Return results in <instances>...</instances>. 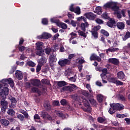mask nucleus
<instances>
[{"label":"nucleus","mask_w":130,"mask_h":130,"mask_svg":"<svg viewBox=\"0 0 130 130\" xmlns=\"http://www.w3.org/2000/svg\"><path fill=\"white\" fill-rule=\"evenodd\" d=\"M38 90V88L33 87L31 88V91L32 92V93H37V91Z\"/></svg>","instance_id":"69168bd1"},{"label":"nucleus","mask_w":130,"mask_h":130,"mask_svg":"<svg viewBox=\"0 0 130 130\" xmlns=\"http://www.w3.org/2000/svg\"><path fill=\"white\" fill-rule=\"evenodd\" d=\"M75 56L74 54H70L68 55V60H70V63H71V59Z\"/></svg>","instance_id":"4d7b16f0"},{"label":"nucleus","mask_w":130,"mask_h":130,"mask_svg":"<svg viewBox=\"0 0 130 130\" xmlns=\"http://www.w3.org/2000/svg\"><path fill=\"white\" fill-rule=\"evenodd\" d=\"M96 99H97L98 102H99V103H102V102H103V100H104V98L103 95H102L101 94H99L97 95Z\"/></svg>","instance_id":"a878e982"},{"label":"nucleus","mask_w":130,"mask_h":130,"mask_svg":"<svg viewBox=\"0 0 130 130\" xmlns=\"http://www.w3.org/2000/svg\"><path fill=\"white\" fill-rule=\"evenodd\" d=\"M78 35H80V36H82L85 38L87 37V35H86V33L85 32V31L81 30H78Z\"/></svg>","instance_id":"473e14b6"},{"label":"nucleus","mask_w":130,"mask_h":130,"mask_svg":"<svg viewBox=\"0 0 130 130\" xmlns=\"http://www.w3.org/2000/svg\"><path fill=\"white\" fill-rule=\"evenodd\" d=\"M42 23L43 25H48V20L47 19V18H43L42 20Z\"/></svg>","instance_id":"3c124183"},{"label":"nucleus","mask_w":130,"mask_h":130,"mask_svg":"<svg viewBox=\"0 0 130 130\" xmlns=\"http://www.w3.org/2000/svg\"><path fill=\"white\" fill-rule=\"evenodd\" d=\"M36 44H37V49L38 50H40L42 49V47H41V46H42L43 43L42 42L37 43Z\"/></svg>","instance_id":"a18cd8bd"},{"label":"nucleus","mask_w":130,"mask_h":130,"mask_svg":"<svg viewBox=\"0 0 130 130\" xmlns=\"http://www.w3.org/2000/svg\"><path fill=\"white\" fill-rule=\"evenodd\" d=\"M113 5H112V10L113 11L117 12L119 10V6H117V4L115 2H112Z\"/></svg>","instance_id":"6ab92c4d"},{"label":"nucleus","mask_w":130,"mask_h":130,"mask_svg":"<svg viewBox=\"0 0 130 130\" xmlns=\"http://www.w3.org/2000/svg\"><path fill=\"white\" fill-rule=\"evenodd\" d=\"M92 34V36L94 37V39H98V32L96 30H95V28H92V30L90 31Z\"/></svg>","instance_id":"5701e85b"},{"label":"nucleus","mask_w":130,"mask_h":130,"mask_svg":"<svg viewBox=\"0 0 130 130\" xmlns=\"http://www.w3.org/2000/svg\"><path fill=\"white\" fill-rule=\"evenodd\" d=\"M47 60L46 59V57L42 56L39 60H38V62L39 63L42 67L43 66H44V64L45 63H46Z\"/></svg>","instance_id":"ddd939ff"},{"label":"nucleus","mask_w":130,"mask_h":130,"mask_svg":"<svg viewBox=\"0 0 130 130\" xmlns=\"http://www.w3.org/2000/svg\"><path fill=\"white\" fill-rule=\"evenodd\" d=\"M116 22L114 18H111L108 22L107 23V25L108 26L110 27H114L116 26Z\"/></svg>","instance_id":"423d86ee"},{"label":"nucleus","mask_w":130,"mask_h":130,"mask_svg":"<svg viewBox=\"0 0 130 130\" xmlns=\"http://www.w3.org/2000/svg\"><path fill=\"white\" fill-rule=\"evenodd\" d=\"M74 13L77 15L81 14V11L79 6H77L76 8L75 9Z\"/></svg>","instance_id":"4c0bfd02"},{"label":"nucleus","mask_w":130,"mask_h":130,"mask_svg":"<svg viewBox=\"0 0 130 130\" xmlns=\"http://www.w3.org/2000/svg\"><path fill=\"white\" fill-rule=\"evenodd\" d=\"M90 61H98V62H101V58L99 56H98L95 54H92L90 55Z\"/></svg>","instance_id":"1a4fd4ad"},{"label":"nucleus","mask_w":130,"mask_h":130,"mask_svg":"<svg viewBox=\"0 0 130 130\" xmlns=\"http://www.w3.org/2000/svg\"><path fill=\"white\" fill-rule=\"evenodd\" d=\"M89 27V23L88 22L85 23H81V28L84 32L86 31V27Z\"/></svg>","instance_id":"412c9836"},{"label":"nucleus","mask_w":130,"mask_h":130,"mask_svg":"<svg viewBox=\"0 0 130 130\" xmlns=\"http://www.w3.org/2000/svg\"><path fill=\"white\" fill-rule=\"evenodd\" d=\"M58 27H61V28L63 29H66L68 28V25L65 23L60 22V20L58 21Z\"/></svg>","instance_id":"4be33fe9"},{"label":"nucleus","mask_w":130,"mask_h":130,"mask_svg":"<svg viewBox=\"0 0 130 130\" xmlns=\"http://www.w3.org/2000/svg\"><path fill=\"white\" fill-rule=\"evenodd\" d=\"M102 72L105 74L106 76H107V74H108V70L107 69V68H103V69H102Z\"/></svg>","instance_id":"0e129e2a"},{"label":"nucleus","mask_w":130,"mask_h":130,"mask_svg":"<svg viewBox=\"0 0 130 130\" xmlns=\"http://www.w3.org/2000/svg\"><path fill=\"white\" fill-rule=\"evenodd\" d=\"M113 5V2H108L104 5V7L106 9H112V7Z\"/></svg>","instance_id":"393cba45"},{"label":"nucleus","mask_w":130,"mask_h":130,"mask_svg":"<svg viewBox=\"0 0 130 130\" xmlns=\"http://www.w3.org/2000/svg\"><path fill=\"white\" fill-rule=\"evenodd\" d=\"M56 49L55 47H54L53 49L48 47L45 49V52L46 54L50 55V52H56Z\"/></svg>","instance_id":"4468645a"},{"label":"nucleus","mask_w":130,"mask_h":130,"mask_svg":"<svg viewBox=\"0 0 130 130\" xmlns=\"http://www.w3.org/2000/svg\"><path fill=\"white\" fill-rule=\"evenodd\" d=\"M43 53H44V52L42 50H38L36 51V54L38 56H43Z\"/></svg>","instance_id":"864d4df0"},{"label":"nucleus","mask_w":130,"mask_h":130,"mask_svg":"<svg viewBox=\"0 0 130 130\" xmlns=\"http://www.w3.org/2000/svg\"><path fill=\"white\" fill-rule=\"evenodd\" d=\"M9 100L11 102V105H10L9 107L11 108L15 109L16 107V104H17V102L16 99H15V97L11 96V97L9 98Z\"/></svg>","instance_id":"20e7f679"},{"label":"nucleus","mask_w":130,"mask_h":130,"mask_svg":"<svg viewBox=\"0 0 130 130\" xmlns=\"http://www.w3.org/2000/svg\"><path fill=\"white\" fill-rule=\"evenodd\" d=\"M71 98L74 100L75 101H79L80 97L77 94H74L71 95Z\"/></svg>","instance_id":"72a5a7b5"},{"label":"nucleus","mask_w":130,"mask_h":130,"mask_svg":"<svg viewBox=\"0 0 130 130\" xmlns=\"http://www.w3.org/2000/svg\"><path fill=\"white\" fill-rule=\"evenodd\" d=\"M15 111H14V110L13 109H9L7 111V114L9 116H13L15 115Z\"/></svg>","instance_id":"7c9ffc66"},{"label":"nucleus","mask_w":130,"mask_h":130,"mask_svg":"<svg viewBox=\"0 0 130 130\" xmlns=\"http://www.w3.org/2000/svg\"><path fill=\"white\" fill-rule=\"evenodd\" d=\"M98 121L100 123H106V119L102 117H100L98 118Z\"/></svg>","instance_id":"bb28decb"},{"label":"nucleus","mask_w":130,"mask_h":130,"mask_svg":"<svg viewBox=\"0 0 130 130\" xmlns=\"http://www.w3.org/2000/svg\"><path fill=\"white\" fill-rule=\"evenodd\" d=\"M95 21L99 24H104V21L100 19V18H96Z\"/></svg>","instance_id":"13d9d810"},{"label":"nucleus","mask_w":130,"mask_h":130,"mask_svg":"<svg viewBox=\"0 0 130 130\" xmlns=\"http://www.w3.org/2000/svg\"><path fill=\"white\" fill-rule=\"evenodd\" d=\"M17 48L19 49V51L20 52H23L25 51V47H24V46H22L21 45H17Z\"/></svg>","instance_id":"79ce46f5"},{"label":"nucleus","mask_w":130,"mask_h":130,"mask_svg":"<svg viewBox=\"0 0 130 130\" xmlns=\"http://www.w3.org/2000/svg\"><path fill=\"white\" fill-rule=\"evenodd\" d=\"M88 101L90 102V103L92 105V106H96V102L95 100L93 99V98H89Z\"/></svg>","instance_id":"c85d7f7f"},{"label":"nucleus","mask_w":130,"mask_h":130,"mask_svg":"<svg viewBox=\"0 0 130 130\" xmlns=\"http://www.w3.org/2000/svg\"><path fill=\"white\" fill-rule=\"evenodd\" d=\"M119 48H108V49L106 50V53H108V52H113L119 51Z\"/></svg>","instance_id":"c756f323"},{"label":"nucleus","mask_w":130,"mask_h":130,"mask_svg":"<svg viewBox=\"0 0 130 130\" xmlns=\"http://www.w3.org/2000/svg\"><path fill=\"white\" fill-rule=\"evenodd\" d=\"M59 20H54V18H51V22L56 24L57 26H59Z\"/></svg>","instance_id":"5fc2aeb1"},{"label":"nucleus","mask_w":130,"mask_h":130,"mask_svg":"<svg viewBox=\"0 0 130 130\" xmlns=\"http://www.w3.org/2000/svg\"><path fill=\"white\" fill-rule=\"evenodd\" d=\"M119 99H120V101H125L126 100L125 96H124V95L122 94H120L119 95Z\"/></svg>","instance_id":"680f3d73"},{"label":"nucleus","mask_w":130,"mask_h":130,"mask_svg":"<svg viewBox=\"0 0 130 130\" xmlns=\"http://www.w3.org/2000/svg\"><path fill=\"white\" fill-rule=\"evenodd\" d=\"M15 76L17 77V79L21 80L23 79V74L21 71L17 70L15 72Z\"/></svg>","instance_id":"2eb2a0df"},{"label":"nucleus","mask_w":130,"mask_h":130,"mask_svg":"<svg viewBox=\"0 0 130 130\" xmlns=\"http://www.w3.org/2000/svg\"><path fill=\"white\" fill-rule=\"evenodd\" d=\"M53 105L54 106H60V103L58 100H55V101L53 102Z\"/></svg>","instance_id":"6e6d98bb"},{"label":"nucleus","mask_w":130,"mask_h":130,"mask_svg":"<svg viewBox=\"0 0 130 130\" xmlns=\"http://www.w3.org/2000/svg\"><path fill=\"white\" fill-rule=\"evenodd\" d=\"M85 62V60L83 59H81L78 60V62L80 63V67H79V71H82V68L83 67L82 64H83L84 62Z\"/></svg>","instance_id":"f704fd0d"},{"label":"nucleus","mask_w":130,"mask_h":130,"mask_svg":"<svg viewBox=\"0 0 130 130\" xmlns=\"http://www.w3.org/2000/svg\"><path fill=\"white\" fill-rule=\"evenodd\" d=\"M82 103L83 104L84 106L86 107H90V103L86 99H82Z\"/></svg>","instance_id":"cd10ccee"},{"label":"nucleus","mask_w":130,"mask_h":130,"mask_svg":"<svg viewBox=\"0 0 130 130\" xmlns=\"http://www.w3.org/2000/svg\"><path fill=\"white\" fill-rule=\"evenodd\" d=\"M1 122L5 126H8L10 123V122L7 119H2L1 120Z\"/></svg>","instance_id":"b1692460"},{"label":"nucleus","mask_w":130,"mask_h":130,"mask_svg":"<svg viewBox=\"0 0 130 130\" xmlns=\"http://www.w3.org/2000/svg\"><path fill=\"white\" fill-rule=\"evenodd\" d=\"M0 83V102L2 107H8V102L6 101L7 96L9 93V84L11 88H14V82L11 78L4 79L1 81Z\"/></svg>","instance_id":"f257e3e1"},{"label":"nucleus","mask_w":130,"mask_h":130,"mask_svg":"<svg viewBox=\"0 0 130 130\" xmlns=\"http://www.w3.org/2000/svg\"><path fill=\"white\" fill-rule=\"evenodd\" d=\"M34 119H35L36 122H39V123L41 122L40 121H37V119L39 120L41 119L40 116L39 115V114H35V116H34Z\"/></svg>","instance_id":"c03bdc74"},{"label":"nucleus","mask_w":130,"mask_h":130,"mask_svg":"<svg viewBox=\"0 0 130 130\" xmlns=\"http://www.w3.org/2000/svg\"><path fill=\"white\" fill-rule=\"evenodd\" d=\"M56 114L57 116L59 117V118H61L62 119H64L66 118V115L64 114H63V113H61L60 111H57L56 112Z\"/></svg>","instance_id":"2f4dec72"},{"label":"nucleus","mask_w":130,"mask_h":130,"mask_svg":"<svg viewBox=\"0 0 130 130\" xmlns=\"http://www.w3.org/2000/svg\"><path fill=\"white\" fill-rule=\"evenodd\" d=\"M42 65H41V64L39 63V64L37 66V68H36L37 73H38L39 72H40V71L42 69Z\"/></svg>","instance_id":"09e8293b"},{"label":"nucleus","mask_w":130,"mask_h":130,"mask_svg":"<svg viewBox=\"0 0 130 130\" xmlns=\"http://www.w3.org/2000/svg\"><path fill=\"white\" fill-rule=\"evenodd\" d=\"M21 113L23 114V115H24L25 118L28 119L29 115L27 112H26V111H23V112H21Z\"/></svg>","instance_id":"052dcab7"},{"label":"nucleus","mask_w":130,"mask_h":130,"mask_svg":"<svg viewBox=\"0 0 130 130\" xmlns=\"http://www.w3.org/2000/svg\"><path fill=\"white\" fill-rule=\"evenodd\" d=\"M64 91H69L72 92L74 91L73 88L71 86H64L60 89L61 92H63Z\"/></svg>","instance_id":"a211bd4d"},{"label":"nucleus","mask_w":130,"mask_h":130,"mask_svg":"<svg viewBox=\"0 0 130 130\" xmlns=\"http://www.w3.org/2000/svg\"><path fill=\"white\" fill-rule=\"evenodd\" d=\"M101 33L107 37L109 36V33L104 29H101Z\"/></svg>","instance_id":"a19ab883"},{"label":"nucleus","mask_w":130,"mask_h":130,"mask_svg":"<svg viewBox=\"0 0 130 130\" xmlns=\"http://www.w3.org/2000/svg\"><path fill=\"white\" fill-rule=\"evenodd\" d=\"M59 66L62 68L66 66H70L71 64V60L68 59H64L62 60H59L58 62Z\"/></svg>","instance_id":"7ed1b4c3"},{"label":"nucleus","mask_w":130,"mask_h":130,"mask_svg":"<svg viewBox=\"0 0 130 130\" xmlns=\"http://www.w3.org/2000/svg\"><path fill=\"white\" fill-rule=\"evenodd\" d=\"M60 104L61 106H66L67 105L69 106V109L70 111H73V110L72 108H71V109H70L71 106H70L68 102V101L66 100V99L61 100H60Z\"/></svg>","instance_id":"f8f14e48"},{"label":"nucleus","mask_w":130,"mask_h":130,"mask_svg":"<svg viewBox=\"0 0 130 130\" xmlns=\"http://www.w3.org/2000/svg\"><path fill=\"white\" fill-rule=\"evenodd\" d=\"M116 84L117 86H122L123 85V82L120 81V80H116Z\"/></svg>","instance_id":"e2e57ef3"},{"label":"nucleus","mask_w":130,"mask_h":130,"mask_svg":"<svg viewBox=\"0 0 130 130\" xmlns=\"http://www.w3.org/2000/svg\"><path fill=\"white\" fill-rule=\"evenodd\" d=\"M24 42V40L23 39V38H21L20 40H19V45H22Z\"/></svg>","instance_id":"338daca9"},{"label":"nucleus","mask_w":130,"mask_h":130,"mask_svg":"<svg viewBox=\"0 0 130 130\" xmlns=\"http://www.w3.org/2000/svg\"><path fill=\"white\" fill-rule=\"evenodd\" d=\"M108 113L110 114H113L115 113V111H114V108L113 107H110V109L108 110Z\"/></svg>","instance_id":"8fccbe9b"},{"label":"nucleus","mask_w":130,"mask_h":130,"mask_svg":"<svg viewBox=\"0 0 130 130\" xmlns=\"http://www.w3.org/2000/svg\"><path fill=\"white\" fill-rule=\"evenodd\" d=\"M49 59L52 62H56L57 61L56 57H55L53 54L51 55V56L49 57Z\"/></svg>","instance_id":"37998d69"},{"label":"nucleus","mask_w":130,"mask_h":130,"mask_svg":"<svg viewBox=\"0 0 130 130\" xmlns=\"http://www.w3.org/2000/svg\"><path fill=\"white\" fill-rule=\"evenodd\" d=\"M116 26L118 29L123 30L125 28V24L122 22H118L116 23Z\"/></svg>","instance_id":"f3484780"},{"label":"nucleus","mask_w":130,"mask_h":130,"mask_svg":"<svg viewBox=\"0 0 130 130\" xmlns=\"http://www.w3.org/2000/svg\"><path fill=\"white\" fill-rule=\"evenodd\" d=\"M84 16H85L88 19L94 20L95 19L96 15H94L93 13L88 12L85 13Z\"/></svg>","instance_id":"39448f33"},{"label":"nucleus","mask_w":130,"mask_h":130,"mask_svg":"<svg viewBox=\"0 0 130 130\" xmlns=\"http://www.w3.org/2000/svg\"><path fill=\"white\" fill-rule=\"evenodd\" d=\"M75 8H74V4H72L69 7V11L75 13Z\"/></svg>","instance_id":"bf43d9fd"},{"label":"nucleus","mask_w":130,"mask_h":130,"mask_svg":"<svg viewBox=\"0 0 130 130\" xmlns=\"http://www.w3.org/2000/svg\"><path fill=\"white\" fill-rule=\"evenodd\" d=\"M17 118H18L20 121H23L25 118V117L22 114H18Z\"/></svg>","instance_id":"de8ad7c7"},{"label":"nucleus","mask_w":130,"mask_h":130,"mask_svg":"<svg viewBox=\"0 0 130 130\" xmlns=\"http://www.w3.org/2000/svg\"><path fill=\"white\" fill-rule=\"evenodd\" d=\"M52 35L48 32H44L42 35L40 36V39H48L49 38H51Z\"/></svg>","instance_id":"9b49d317"},{"label":"nucleus","mask_w":130,"mask_h":130,"mask_svg":"<svg viewBox=\"0 0 130 130\" xmlns=\"http://www.w3.org/2000/svg\"><path fill=\"white\" fill-rule=\"evenodd\" d=\"M31 84H32L34 86L39 87L41 86V82L40 81V80L38 79H35L31 80Z\"/></svg>","instance_id":"0eeeda50"},{"label":"nucleus","mask_w":130,"mask_h":130,"mask_svg":"<svg viewBox=\"0 0 130 130\" xmlns=\"http://www.w3.org/2000/svg\"><path fill=\"white\" fill-rule=\"evenodd\" d=\"M43 107L47 112H49L51 110L52 105H50V103L49 102H45L43 104Z\"/></svg>","instance_id":"9d476101"},{"label":"nucleus","mask_w":130,"mask_h":130,"mask_svg":"<svg viewBox=\"0 0 130 130\" xmlns=\"http://www.w3.org/2000/svg\"><path fill=\"white\" fill-rule=\"evenodd\" d=\"M109 62H111L112 64H114L116 66L119 64V60L116 58H111L109 59Z\"/></svg>","instance_id":"dca6fc26"},{"label":"nucleus","mask_w":130,"mask_h":130,"mask_svg":"<svg viewBox=\"0 0 130 130\" xmlns=\"http://www.w3.org/2000/svg\"><path fill=\"white\" fill-rule=\"evenodd\" d=\"M57 85L59 87H64L67 85V83L66 81H59L57 83Z\"/></svg>","instance_id":"e433bc0d"},{"label":"nucleus","mask_w":130,"mask_h":130,"mask_svg":"<svg viewBox=\"0 0 130 130\" xmlns=\"http://www.w3.org/2000/svg\"><path fill=\"white\" fill-rule=\"evenodd\" d=\"M102 18L104 19H109V16L108 15L107 12H105L102 15Z\"/></svg>","instance_id":"ea45409f"},{"label":"nucleus","mask_w":130,"mask_h":130,"mask_svg":"<svg viewBox=\"0 0 130 130\" xmlns=\"http://www.w3.org/2000/svg\"><path fill=\"white\" fill-rule=\"evenodd\" d=\"M117 77L118 79L122 80L125 78V74L123 72H119L117 73Z\"/></svg>","instance_id":"aec40b11"},{"label":"nucleus","mask_w":130,"mask_h":130,"mask_svg":"<svg viewBox=\"0 0 130 130\" xmlns=\"http://www.w3.org/2000/svg\"><path fill=\"white\" fill-rule=\"evenodd\" d=\"M40 115L43 119H47L49 121L53 120L52 117L46 111H41Z\"/></svg>","instance_id":"f03ea898"},{"label":"nucleus","mask_w":130,"mask_h":130,"mask_svg":"<svg viewBox=\"0 0 130 130\" xmlns=\"http://www.w3.org/2000/svg\"><path fill=\"white\" fill-rule=\"evenodd\" d=\"M82 94H83V95L85 96L86 98H88V97H89V96L90 95L89 92L85 90L82 91Z\"/></svg>","instance_id":"49530a36"},{"label":"nucleus","mask_w":130,"mask_h":130,"mask_svg":"<svg viewBox=\"0 0 130 130\" xmlns=\"http://www.w3.org/2000/svg\"><path fill=\"white\" fill-rule=\"evenodd\" d=\"M86 88L88 89L90 93H91L92 90L91 88V86L89 84H86Z\"/></svg>","instance_id":"774afa93"},{"label":"nucleus","mask_w":130,"mask_h":130,"mask_svg":"<svg viewBox=\"0 0 130 130\" xmlns=\"http://www.w3.org/2000/svg\"><path fill=\"white\" fill-rule=\"evenodd\" d=\"M130 38V32L127 31L125 33V35L124 36L122 39L123 41H125L127 39Z\"/></svg>","instance_id":"c9c22d12"},{"label":"nucleus","mask_w":130,"mask_h":130,"mask_svg":"<svg viewBox=\"0 0 130 130\" xmlns=\"http://www.w3.org/2000/svg\"><path fill=\"white\" fill-rule=\"evenodd\" d=\"M42 83L43 84H46V85H49L50 84V81L47 79H43L41 80Z\"/></svg>","instance_id":"58836bf2"},{"label":"nucleus","mask_w":130,"mask_h":130,"mask_svg":"<svg viewBox=\"0 0 130 130\" xmlns=\"http://www.w3.org/2000/svg\"><path fill=\"white\" fill-rule=\"evenodd\" d=\"M27 64H28V66L32 67H35L36 66L35 63L34 62L31 61H28L27 62Z\"/></svg>","instance_id":"603ef678"},{"label":"nucleus","mask_w":130,"mask_h":130,"mask_svg":"<svg viewBox=\"0 0 130 130\" xmlns=\"http://www.w3.org/2000/svg\"><path fill=\"white\" fill-rule=\"evenodd\" d=\"M110 106L114 108L115 112L116 111H120L121 110V106L119 104H110Z\"/></svg>","instance_id":"6e6552de"}]
</instances>
